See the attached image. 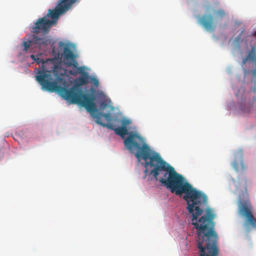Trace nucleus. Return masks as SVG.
I'll list each match as a JSON object with an SVG mask.
<instances>
[{
    "label": "nucleus",
    "instance_id": "obj_1",
    "mask_svg": "<svg viewBox=\"0 0 256 256\" xmlns=\"http://www.w3.org/2000/svg\"><path fill=\"white\" fill-rule=\"evenodd\" d=\"M97 117L98 124L114 130L122 138L128 135L124 142V146L131 153L136 152L135 156L138 160L144 161L145 168H151L150 174L155 180H158L176 195L184 194L183 198L186 202V209L192 216V224L196 231H215L214 220L216 216L212 210L206 207L205 214L202 216L208 204V197L205 194L194 188L182 176L163 160L158 153L152 150L144 138L137 132H128L125 127L114 128L112 124L103 123Z\"/></svg>",
    "mask_w": 256,
    "mask_h": 256
},
{
    "label": "nucleus",
    "instance_id": "obj_9",
    "mask_svg": "<svg viewBox=\"0 0 256 256\" xmlns=\"http://www.w3.org/2000/svg\"><path fill=\"white\" fill-rule=\"evenodd\" d=\"M214 14L215 15L216 18H222L226 14L225 12L222 9L214 10Z\"/></svg>",
    "mask_w": 256,
    "mask_h": 256
},
{
    "label": "nucleus",
    "instance_id": "obj_12",
    "mask_svg": "<svg viewBox=\"0 0 256 256\" xmlns=\"http://www.w3.org/2000/svg\"><path fill=\"white\" fill-rule=\"evenodd\" d=\"M131 122L130 120L128 119H124L122 122V127L126 128L130 124Z\"/></svg>",
    "mask_w": 256,
    "mask_h": 256
},
{
    "label": "nucleus",
    "instance_id": "obj_3",
    "mask_svg": "<svg viewBox=\"0 0 256 256\" xmlns=\"http://www.w3.org/2000/svg\"><path fill=\"white\" fill-rule=\"evenodd\" d=\"M80 0H59L56 8L49 9L46 16L38 20L32 27V32L40 33V32H48L53 24H56L59 16L65 14L72 5Z\"/></svg>",
    "mask_w": 256,
    "mask_h": 256
},
{
    "label": "nucleus",
    "instance_id": "obj_11",
    "mask_svg": "<svg viewBox=\"0 0 256 256\" xmlns=\"http://www.w3.org/2000/svg\"><path fill=\"white\" fill-rule=\"evenodd\" d=\"M100 106L101 110H104L108 106V104L104 100L102 101L100 104Z\"/></svg>",
    "mask_w": 256,
    "mask_h": 256
},
{
    "label": "nucleus",
    "instance_id": "obj_15",
    "mask_svg": "<svg viewBox=\"0 0 256 256\" xmlns=\"http://www.w3.org/2000/svg\"><path fill=\"white\" fill-rule=\"evenodd\" d=\"M242 111L244 112H250V108H243L242 106Z\"/></svg>",
    "mask_w": 256,
    "mask_h": 256
},
{
    "label": "nucleus",
    "instance_id": "obj_17",
    "mask_svg": "<svg viewBox=\"0 0 256 256\" xmlns=\"http://www.w3.org/2000/svg\"><path fill=\"white\" fill-rule=\"evenodd\" d=\"M253 35L254 36H256V30L254 32V33L253 34Z\"/></svg>",
    "mask_w": 256,
    "mask_h": 256
},
{
    "label": "nucleus",
    "instance_id": "obj_2",
    "mask_svg": "<svg viewBox=\"0 0 256 256\" xmlns=\"http://www.w3.org/2000/svg\"><path fill=\"white\" fill-rule=\"evenodd\" d=\"M52 52L58 56H63L64 61L66 66H73L77 68V71L69 70L68 73L70 74L75 76L77 73H80L82 76L75 80L74 86L68 89L66 87V81L62 77L56 74H54L55 78H54L53 72L42 68L36 76V80L42 88L50 92H56L64 100H70V103L84 107L90 113L98 111L96 105L94 102V96L92 94H84L81 88L82 86L90 82V76L88 72H84L82 67H78L76 56L70 46L60 42L58 43V50H56L53 47Z\"/></svg>",
    "mask_w": 256,
    "mask_h": 256
},
{
    "label": "nucleus",
    "instance_id": "obj_16",
    "mask_svg": "<svg viewBox=\"0 0 256 256\" xmlns=\"http://www.w3.org/2000/svg\"><path fill=\"white\" fill-rule=\"evenodd\" d=\"M253 92H256V86H255L253 88Z\"/></svg>",
    "mask_w": 256,
    "mask_h": 256
},
{
    "label": "nucleus",
    "instance_id": "obj_5",
    "mask_svg": "<svg viewBox=\"0 0 256 256\" xmlns=\"http://www.w3.org/2000/svg\"><path fill=\"white\" fill-rule=\"evenodd\" d=\"M50 43V40L47 38H40L33 35L31 38L24 42V50L26 52L30 50L31 52H34L38 48L42 52H45Z\"/></svg>",
    "mask_w": 256,
    "mask_h": 256
},
{
    "label": "nucleus",
    "instance_id": "obj_4",
    "mask_svg": "<svg viewBox=\"0 0 256 256\" xmlns=\"http://www.w3.org/2000/svg\"><path fill=\"white\" fill-rule=\"evenodd\" d=\"M250 181L246 178H238L236 184V188L238 192V212L240 215L246 218L245 226L250 224L256 228V218L252 212V206L249 199L248 188Z\"/></svg>",
    "mask_w": 256,
    "mask_h": 256
},
{
    "label": "nucleus",
    "instance_id": "obj_14",
    "mask_svg": "<svg viewBox=\"0 0 256 256\" xmlns=\"http://www.w3.org/2000/svg\"><path fill=\"white\" fill-rule=\"evenodd\" d=\"M244 30H243L241 32H240V35H239L237 38H236L235 40H236V42H238H238L240 41L241 36H242V34L244 33Z\"/></svg>",
    "mask_w": 256,
    "mask_h": 256
},
{
    "label": "nucleus",
    "instance_id": "obj_13",
    "mask_svg": "<svg viewBox=\"0 0 256 256\" xmlns=\"http://www.w3.org/2000/svg\"><path fill=\"white\" fill-rule=\"evenodd\" d=\"M90 82H92L95 86H98L99 82L98 80L96 79V78L90 76Z\"/></svg>",
    "mask_w": 256,
    "mask_h": 256
},
{
    "label": "nucleus",
    "instance_id": "obj_10",
    "mask_svg": "<svg viewBox=\"0 0 256 256\" xmlns=\"http://www.w3.org/2000/svg\"><path fill=\"white\" fill-rule=\"evenodd\" d=\"M41 56L40 54L34 56V54H32L30 56V58L34 60V62H36L38 64H45L46 62L44 60L40 58H39V56Z\"/></svg>",
    "mask_w": 256,
    "mask_h": 256
},
{
    "label": "nucleus",
    "instance_id": "obj_6",
    "mask_svg": "<svg viewBox=\"0 0 256 256\" xmlns=\"http://www.w3.org/2000/svg\"><path fill=\"white\" fill-rule=\"evenodd\" d=\"M198 23L208 31L213 32L215 30L214 20L212 15H204L198 18Z\"/></svg>",
    "mask_w": 256,
    "mask_h": 256
},
{
    "label": "nucleus",
    "instance_id": "obj_18",
    "mask_svg": "<svg viewBox=\"0 0 256 256\" xmlns=\"http://www.w3.org/2000/svg\"><path fill=\"white\" fill-rule=\"evenodd\" d=\"M254 100L255 102H256V98L255 97L254 98Z\"/></svg>",
    "mask_w": 256,
    "mask_h": 256
},
{
    "label": "nucleus",
    "instance_id": "obj_7",
    "mask_svg": "<svg viewBox=\"0 0 256 256\" xmlns=\"http://www.w3.org/2000/svg\"><path fill=\"white\" fill-rule=\"evenodd\" d=\"M232 166L236 172H243L246 170V166L243 160L242 150H240L237 152Z\"/></svg>",
    "mask_w": 256,
    "mask_h": 256
},
{
    "label": "nucleus",
    "instance_id": "obj_8",
    "mask_svg": "<svg viewBox=\"0 0 256 256\" xmlns=\"http://www.w3.org/2000/svg\"><path fill=\"white\" fill-rule=\"evenodd\" d=\"M96 112L97 111L94 112ZM93 113H94V112H92V113H90V114H91L92 115V116L93 117H94V118H96V120H98V117L97 116L99 117V120L100 121H101V120H100V117L101 116L104 117L108 121H110L112 120V116H111L110 113L100 112V113H98V114H96V116L94 115ZM96 121L97 120H96Z\"/></svg>",
    "mask_w": 256,
    "mask_h": 256
},
{
    "label": "nucleus",
    "instance_id": "obj_19",
    "mask_svg": "<svg viewBox=\"0 0 256 256\" xmlns=\"http://www.w3.org/2000/svg\"><path fill=\"white\" fill-rule=\"evenodd\" d=\"M148 172V170L146 169V170H145V172Z\"/></svg>",
    "mask_w": 256,
    "mask_h": 256
}]
</instances>
